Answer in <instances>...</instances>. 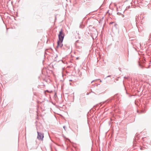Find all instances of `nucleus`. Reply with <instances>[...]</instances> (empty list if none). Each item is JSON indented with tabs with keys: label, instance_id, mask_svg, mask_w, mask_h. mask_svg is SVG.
<instances>
[{
	"label": "nucleus",
	"instance_id": "f257e3e1",
	"mask_svg": "<svg viewBox=\"0 0 151 151\" xmlns=\"http://www.w3.org/2000/svg\"><path fill=\"white\" fill-rule=\"evenodd\" d=\"M64 37V34L61 29L58 35V39L57 42V46L61 47L63 46L62 42Z\"/></svg>",
	"mask_w": 151,
	"mask_h": 151
},
{
	"label": "nucleus",
	"instance_id": "f03ea898",
	"mask_svg": "<svg viewBox=\"0 0 151 151\" xmlns=\"http://www.w3.org/2000/svg\"><path fill=\"white\" fill-rule=\"evenodd\" d=\"M38 133V136L37 137V138L39 139L42 140L43 138L44 137V136L43 134L40 133L38 132H37Z\"/></svg>",
	"mask_w": 151,
	"mask_h": 151
},
{
	"label": "nucleus",
	"instance_id": "7ed1b4c3",
	"mask_svg": "<svg viewBox=\"0 0 151 151\" xmlns=\"http://www.w3.org/2000/svg\"><path fill=\"white\" fill-rule=\"evenodd\" d=\"M73 127L75 129L77 130L78 129V126L77 125H74Z\"/></svg>",
	"mask_w": 151,
	"mask_h": 151
},
{
	"label": "nucleus",
	"instance_id": "20e7f679",
	"mask_svg": "<svg viewBox=\"0 0 151 151\" xmlns=\"http://www.w3.org/2000/svg\"><path fill=\"white\" fill-rule=\"evenodd\" d=\"M63 128L65 130V126H64L63 127Z\"/></svg>",
	"mask_w": 151,
	"mask_h": 151
}]
</instances>
